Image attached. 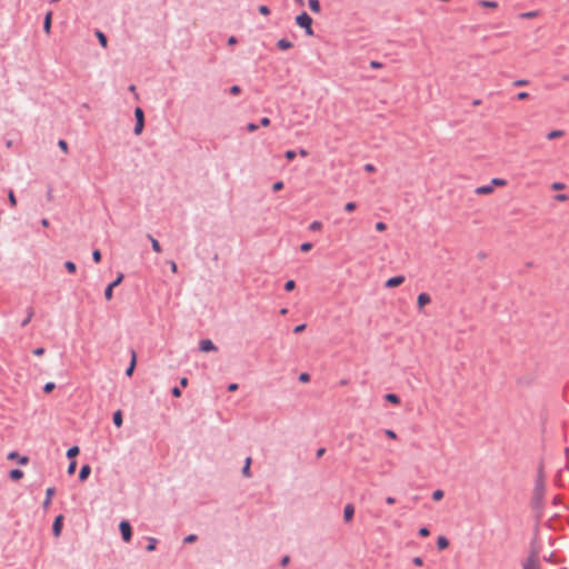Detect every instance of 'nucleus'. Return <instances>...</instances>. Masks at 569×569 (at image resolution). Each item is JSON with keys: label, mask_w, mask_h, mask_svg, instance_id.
Segmentation results:
<instances>
[{"label": "nucleus", "mask_w": 569, "mask_h": 569, "mask_svg": "<svg viewBox=\"0 0 569 569\" xmlns=\"http://www.w3.org/2000/svg\"><path fill=\"white\" fill-rule=\"evenodd\" d=\"M112 421H113V425L118 428H120L123 423V417H122V412L121 410H117L116 412H113L112 415Z\"/></svg>", "instance_id": "15"}, {"label": "nucleus", "mask_w": 569, "mask_h": 569, "mask_svg": "<svg viewBox=\"0 0 569 569\" xmlns=\"http://www.w3.org/2000/svg\"><path fill=\"white\" fill-rule=\"evenodd\" d=\"M290 562V557L289 556H283L280 560V565L282 567H286L288 563Z\"/></svg>", "instance_id": "58"}, {"label": "nucleus", "mask_w": 569, "mask_h": 569, "mask_svg": "<svg viewBox=\"0 0 569 569\" xmlns=\"http://www.w3.org/2000/svg\"><path fill=\"white\" fill-rule=\"evenodd\" d=\"M80 452V449L78 446H72L67 450V458L70 460H73Z\"/></svg>", "instance_id": "23"}, {"label": "nucleus", "mask_w": 569, "mask_h": 569, "mask_svg": "<svg viewBox=\"0 0 569 569\" xmlns=\"http://www.w3.org/2000/svg\"><path fill=\"white\" fill-rule=\"evenodd\" d=\"M258 11H259V13H261V14H263V16H268V14L270 13V9H269V7H268V6H264V4L260 6V7L258 8Z\"/></svg>", "instance_id": "42"}, {"label": "nucleus", "mask_w": 569, "mask_h": 569, "mask_svg": "<svg viewBox=\"0 0 569 569\" xmlns=\"http://www.w3.org/2000/svg\"><path fill=\"white\" fill-rule=\"evenodd\" d=\"M123 278H124L123 273L120 272V273H118L117 278L106 287V289H104L106 300L109 301L112 299L113 289L122 282Z\"/></svg>", "instance_id": "5"}, {"label": "nucleus", "mask_w": 569, "mask_h": 569, "mask_svg": "<svg viewBox=\"0 0 569 569\" xmlns=\"http://www.w3.org/2000/svg\"><path fill=\"white\" fill-rule=\"evenodd\" d=\"M64 268L67 269L68 272L70 273H74L77 271V266L73 261H66L64 262Z\"/></svg>", "instance_id": "29"}, {"label": "nucleus", "mask_w": 569, "mask_h": 569, "mask_svg": "<svg viewBox=\"0 0 569 569\" xmlns=\"http://www.w3.org/2000/svg\"><path fill=\"white\" fill-rule=\"evenodd\" d=\"M478 6L483 7V8L495 9V8H498V2L491 1V0H479Z\"/></svg>", "instance_id": "25"}, {"label": "nucleus", "mask_w": 569, "mask_h": 569, "mask_svg": "<svg viewBox=\"0 0 569 569\" xmlns=\"http://www.w3.org/2000/svg\"><path fill=\"white\" fill-rule=\"evenodd\" d=\"M282 188H283V182H282V181H276V182L272 184V190H273L274 192L280 191Z\"/></svg>", "instance_id": "47"}, {"label": "nucleus", "mask_w": 569, "mask_h": 569, "mask_svg": "<svg viewBox=\"0 0 569 569\" xmlns=\"http://www.w3.org/2000/svg\"><path fill=\"white\" fill-rule=\"evenodd\" d=\"M9 477L13 481L20 480L23 477V471L21 469H12L9 472Z\"/></svg>", "instance_id": "24"}, {"label": "nucleus", "mask_w": 569, "mask_h": 569, "mask_svg": "<svg viewBox=\"0 0 569 569\" xmlns=\"http://www.w3.org/2000/svg\"><path fill=\"white\" fill-rule=\"evenodd\" d=\"M169 264H170V269L172 272H177L178 270V266L174 261H169Z\"/></svg>", "instance_id": "64"}, {"label": "nucleus", "mask_w": 569, "mask_h": 569, "mask_svg": "<svg viewBox=\"0 0 569 569\" xmlns=\"http://www.w3.org/2000/svg\"><path fill=\"white\" fill-rule=\"evenodd\" d=\"M309 8L312 12H320L321 6L319 0H308Z\"/></svg>", "instance_id": "26"}, {"label": "nucleus", "mask_w": 569, "mask_h": 569, "mask_svg": "<svg viewBox=\"0 0 569 569\" xmlns=\"http://www.w3.org/2000/svg\"><path fill=\"white\" fill-rule=\"evenodd\" d=\"M298 379L300 382H308L310 380V375L307 372H301Z\"/></svg>", "instance_id": "45"}, {"label": "nucleus", "mask_w": 569, "mask_h": 569, "mask_svg": "<svg viewBox=\"0 0 569 569\" xmlns=\"http://www.w3.org/2000/svg\"><path fill=\"white\" fill-rule=\"evenodd\" d=\"M306 329V323H301L295 327L293 332L295 333H301Z\"/></svg>", "instance_id": "56"}, {"label": "nucleus", "mask_w": 569, "mask_h": 569, "mask_svg": "<svg viewBox=\"0 0 569 569\" xmlns=\"http://www.w3.org/2000/svg\"><path fill=\"white\" fill-rule=\"evenodd\" d=\"M58 146H59V148H60L63 152H68V143H67V141H64V140L60 139V140L58 141Z\"/></svg>", "instance_id": "49"}, {"label": "nucleus", "mask_w": 569, "mask_h": 569, "mask_svg": "<svg viewBox=\"0 0 569 569\" xmlns=\"http://www.w3.org/2000/svg\"><path fill=\"white\" fill-rule=\"evenodd\" d=\"M536 16H537L536 11H528V12H525L521 14V17L525 19H531V18H535Z\"/></svg>", "instance_id": "54"}, {"label": "nucleus", "mask_w": 569, "mask_h": 569, "mask_svg": "<svg viewBox=\"0 0 569 569\" xmlns=\"http://www.w3.org/2000/svg\"><path fill=\"white\" fill-rule=\"evenodd\" d=\"M387 229V224L382 221H379L376 223V230L378 231H385Z\"/></svg>", "instance_id": "55"}, {"label": "nucleus", "mask_w": 569, "mask_h": 569, "mask_svg": "<svg viewBox=\"0 0 569 569\" xmlns=\"http://www.w3.org/2000/svg\"><path fill=\"white\" fill-rule=\"evenodd\" d=\"M197 539H198L197 535L191 533V535H188L187 537H184L183 543H192V542L197 541Z\"/></svg>", "instance_id": "39"}, {"label": "nucleus", "mask_w": 569, "mask_h": 569, "mask_svg": "<svg viewBox=\"0 0 569 569\" xmlns=\"http://www.w3.org/2000/svg\"><path fill=\"white\" fill-rule=\"evenodd\" d=\"M430 535V530L427 527H421L419 529V536L421 537H428Z\"/></svg>", "instance_id": "52"}, {"label": "nucleus", "mask_w": 569, "mask_h": 569, "mask_svg": "<svg viewBox=\"0 0 569 569\" xmlns=\"http://www.w3.org/2000/svg\"><path fill=\"white\" fill-rule=\"evenodd\" d=\"M296 288V282L293 280H288L284 283L286 291H292Z\"/></svg>", "instance_id": "40"}, {"label": "nucleus", "mask_w": 569, "mask_h": 569, "mask_svg": "<svg viewBox=\"0 0 569 569\" xmlns=\"http://www.w3.org/2000/svg\"><path fill=\"white\" fill-rule=\"evenodd\" d=\"M147 238L151 242L152 250L154 252L160 253L162 251V248H161V244L159 243V241L157 239H154L150 233L147 234Z\"/></svg>", "instance_id": "18"}, {"label": "nucleus", "mask_w": 569, "mask_h": 569, "mask_svg": "<svg viewBox=\"0 0 569 569\" xmlns=\"http://www.w3.org/2000/svg\"><path fill=\"white\" fill-rule=\"evenodd\" d=\"M322 228V223L320 221H312L309 226V230L319 231Z\"/></svg>", "instance_id": "34"}, {"label": "nucleus", "mask_w": 569, "mask_h": 569, "mask_svg": "<svg viewBox=\"0 0 569 569\" xmlns=\"http://www.w3.org/2000/svg\"><path fill=\"white\" fill-rule=\"evenodd\" d=\"M51 21H52V12L49 11L43 20V30L46 33H50L51 30Z\"/></svg>", "instance_id": "16"}, {"label": "nucleus", "mask_w": 569, "mask_h": 569, "mask_svg": "<svg viewBox=\"0 0 569 569\" xmlns=\"http://www.w3.org/2000/svg\"><path fill=\"white\" fill-rule=\"evenodd\" d=\"M130 363L128 366V368L126 369V372L124 375L127 377H132L133 372H134V369H136V366H137V352L134 351V349H130Z\"/></svg>", "instance_id": "8"}, {"label": "nucleus", "mask_w": 569, "mask_h": 569, "mask_svg": "<svg viewBox=\"0 0 569 569\" xmlns=\"http://www.w3.org/2000/svg\"><path fill=\"white\" fill-rule=\"evenodd\" d=\"M492 190H493V188H492V184L490 183V184H483V186L478 187L475 190V192L477 194H489L492 192Z\"/></svg>", "instance_id": "17"}, {"label": "nucleus", "mask_w": 569, "mask_h": 569, "mask_svg": "<svg viewBox=\"0 0 569 569\" xmlns=\"http://www.w3.org/2000/svg\"><path fill=\"white\" fill-rule=\"evenodd\" d=\"M8 201H9L11 207H16L17 206V198H16L14 192L12 190H10L8 192Z\"/></svg>", "instance_id": "32"}, {"label": "nucleus", "mask_w": 569, "mask_h": 569, "mask_svg": "<svg viewBox=\"0 0 569 569\" xmlns=\"http://www.w3.org/2000/svg\"><path fill=\"white\" fill-rule=\"evenodd\" d=\"M44 351H46V350H44V348H42V347H38V348H36V349H33V350H32V353H33L34 356H37V357H40V356L44 355Z\"/></svg>", "instance_id": "53"}, {"label": "nucleus", "mask_w": 569, "mask_h": 569, "mask_svg": "<svg viewBox=\"0 0 569 569\" xmlns=\"http://www.w3.org/2000/svg\"><path fill=\"white\" fill-rule=\"evenodd\" d=\"M326 452V449L325 448H319L316 452V457L317 458H321L323 456V453Z\"/></svg>", "instance_id": "63"}, {"label": "nucleus", "mask_w": 569, "mask_h": 569, "mask_svg": "<svg viewBox=\"0 0 569 569\" xmlns=\"http://www.w3.org/2000/svg\"><path fill=\"white\" fill-rule=\"evenodd\" d=\"M54 388H56V383H54V382L49 381V382L44 383V386H43V392H44V393H50L51 391H53V390H54Z\"/></svg>", "instance_id": "31"}, {"label": "nucleus", "mask_w": 569, "mask_h": 569, "mask_svg": "<svg viewBox=\"0 0 569 569\" xmlns=\"http://www.w3.org/2000/svg\"><path fill=\"white\" fill-rule=\"evenodd\" d=\"M101 251L99 249H94L92 251V260L96 262V263H99L101 261Z\"/></svg>", "instance_id": "33"}, {"label": "nucleus", "mask_w": 569, "mask_h": 569, "mask_svg": "<svg viewBox=\"0 0 569 569\" xmlns=\"http://www.w3.org/2000/svg\"><path fill=\"white\" fill-rule=\"evenodd\" d=\"M171 395H172V397H174V398H179V397H181V389H180L179 387H173V388L171 389Z\"/></svg>", "instance_id": "51"}, {"label": "nucleus", "mask_w": 569, "mask_h": 569, "mask_svg": "<svg viewBox=\"0 0 569 569\" xmlns=\"http://www.w3.org/2000/svg\"><path fill=\"white\" fill-rule=\"evenodd\" d=\"M147 540L148 545L146 547V550L149 552L154 551L157 549L158 539L154 537H148Z\"/></svg>", "instance_id": "20"}, {"label": "nucleus", "mask_w": 569, "mask_h": 569, "mask_svg": "<svg viewBox=\"0 0 569 569\" xmlns=\"http://www.w3.org/2000/svg\"><path fill=\"white\" fill-rule=\"evenodd\" d=\"M134 118H136V124L133 128V133L136 136H139L142 133L144 128V112L140 107H137L134 109Z\"/></svg>", "instance_id": "3"}, {"label": "nucleus", "mask_w": 569, "mask_h": 569, "mask_svg": "<svg viewBox=\"0 0 569 569\" xmlns=\"http://www.w3.org/2000/svg\"><path fill=\"white\" fill-rule=\"evenodd\" d=\"M292 46H293L292 42L286 38H282V39L278 40V42H277V47L280 50H288V49L292 48Z\"/></svg>", "instance_id": "19"}, {"label": "nucleus", "mask_w": 569, "mask_h": 569, "mask_svg": "<svg viewBox=\"0 0 569 569\" xmlns=\"http://www.w3.org/2000/svg\"><path fill=\"white\" fill-rule=\"evenodd\" d=\"M63 516L62 515H58L54 520H53V523H52V535L54 537H60L61 532H62V528H63Z\"/></svg>", "instance_id": "7"}, {"label": "nucleus", "mask_w": 569, "mask_h": 569, "mask_svg": "<svg viewBox=\"0 0 569 569\" xmlns=\"http://www.w3.org/2000/svg\"><path fill=\"white\" fill-rule=\"evenodd\" d=\"M229 92L232 94V96H238L241 93V88L238 86V84H234V86H231L229 88Z\"/></svg>", "instance_id": "38"}, {"label": "nucleus", "mask_w": 569, "mask_h": 569, "mask_svg": "<svg viewBox=\"0 0 569 569\" xmlns=\"http://www.w3.org/2000/svg\"><path fill=\"white\" fill-rule=\"evenodd\" d=\"M431 298L428 293L421 292L417 298L418 308L421 310L426 305L430 302Z\"/></svg>", "instance_id": "14"}, {"label": "nucleus", "mask_w": 569, "mask_h": 569, "mask_svg": "<svg viewBox=\"0 0 569 569\" xmlns=\"http://www.w3.org/2000/svg\"><path fill=\"white\" fill-rule=\"evenodd\" d=\"M522 569H540L539 555L537 550H532L522 563Z\"/></svg>", "instance_id": "4"}, {"label": "nucleus", "mask_w": 569, "mask_h": 569, "mask_svg": "<svg viewBox=\"0 0 569 569\" xmlns=\"http://www.w3.org/2000/svg\"><path fill=\"white\" fill-rule=\"evenodd\" d=\"M91 473V467L90 465L86 463V465H82L81 468H80V471H79V480L81 482L86 481L89 476Z\"/></svg>", "instance_id": "12"}, {"label": "nucleus", "mask_w": 569, "mask_h": 569, "mask_svg": "<svg viewBox=\"0 0 569 569\" xmlns=\"http://www.w3.org/2000/svg\"><path fill=\"white\" fill-rule=\"evenodd\" d=\"M448 546H449V540L445 536H439L437 539V548L439 550H443V549L448 548Z\"/></svg>", "instance_id": "22"}, {"label": "nucleus", "mask_w": 569, "mask_h": 569, "mask_svg": "<svg viewBox=\"0 0 569 569\" xmlns=\"http://www.w3.org/2000/svg\"><path fill=\"white\" fill-rule=\"evenodd\" d=\"M260 126L268 127L270 126V119L268 117H263L260 119Z\"/></svg>", "instance_id": "57"}, {"label": "nucleus", "mask_w": 569, "mask_h": 569, "mask_svg": "<svg viewBox=\"0 0 569 569\" xmlns=\"http://www.w3.org/2000/svg\"><path fill=\"white\" fill-rule=\"evenodd\" d=\"M34 316V311L32 307H29L27 309V316H24V319L21 321V327H26L31 321L32 317Z\"/></svg>", "instance_id": "21"}, {"label": "nucleus", "mask_w": 569, "mask_h": 569, "mask_svg": "<svg viewBox=\"0 0 569 569\" xmlns=\"http://www.w3.org/2000/svg\"><path fill=\"white\" fill-rule=\"evenodd\" d=\"M199 349L203 352L217 351V346L210 339H202L199 342Z\"/></svg>", "instance_id": "9"}, {"label": "nucleus", "mask_w": 569, "mask_h": 569, "mask_svg": "<svg viewBox=\"0 0 569 569\" xmlns=\"http://www.w3.org/2000/svg\"><path fill=\"white\" fill-rule=\"evenodd\" d=\"M96 34H97V38H98L100 44L102 47H107V43H108L107 36L102 31H99V30L96 32Z\"/></svg>", "instance_id": "28"}, {"label": "nucleus", "mask_w": 569, "mask_h": 569, "mask_svg": "<svg viewBox=\"0 0 569 569\" xmlns=\"http://www.w3.org/2000/svg\"><path fill=\"white\" fill-rule=\"evenodd\" d=\"M76 469H77V461L71 460L68 466V469H67L68 475H70V476L73 475L76 472Z\"/></svg>", "instance_id": "35"}, {"label": "nucleus", "mask_w": 569, "mask_h": 569, "mask_svg": "<svg viewBox=\"0 0 569 569\" xmlns=\"http://www.w3.org/2000/svg\"><path fill=\"white\" fill-rule=\"evenodd\" d=\"M296 23L300 28L305 29L307 36H312L313 34V30H312V27H311L312 18L306 11H302L300 14H298L296 17Z\"/></svg>", "instance_id": "2"}, {"label": "nucleus", "mask_w": 569, "mask_h": 569, "mask_svg": "<svg viewBox=\"0 0 569 569\" xmlns=\"http://www.w3.org/2000/svg\"><path fill=\"white\" fill-rule=\"evenodd\" d=\"M259 128V124L254 123V122H249L246 127L247 131L249 132H253L256 130H258Z\"/></svg>", "instance_id": "46"}, {"label": "nucleus", "mask_w": 569, "mask_h": 569, "mask_svg": "<svg viewBox=\"0 0 569 569\" xmlns=\"http://www.w3.org/2000/svg\"><path fill=\"white\" fill-rule=\"evenodd\" d=\"M119 530L124 542H129L132 538V527L128 520H121Z\"/></svg>", "instance_id": "6"}, {"label": "nucleus", "mask_w": 569, "mask_h": 569, "mask_svg": "<svg viewBox=\"0 0 569 569\" xmlns=\"http://www.w3.org/2000/svg\"><path fill=\"white\" fill-rule=\"evenodd\" d=\"M562 134H563V132L561 130H552L547 134V139L552 140L558 137H561Z\"/></svg>", "instance_id": "30"}, {"label": "nucleus", "mask_w": 569, "mask_h": 569, "mask_svg": "<svg viewBox=\"0 0 569 569\" xmlns=\"http://www.w3.org/2000/svg\"><path fill=\"white\" fill-rule=\"evenodd\" d=\"M412 562H413V565H416V566H422V558H420V557H415V558L412 559Z\"/></svg>", "instance_id": "61"}, {"label": "nucleus", "mask_w": 569, "mask_h": 569, "mask_svg": "<svg viewBox=\"0 0 569 569\" xmlns=\"http://www.w3.org/2000/svg\"><path fill=\"white\" fill-rule=\"evenodd\" d=\"M312 248V243L311 242H303L301 246H300V250L302 252H308L310 251Z\"/></svg>", "instance_id": "43"}, {"label": "nucleus", "mask_w": 569, "mask_h": 569, "mask_svg": "<svg viewBox=\"0 0 569 569\" xmlns=\"http://www.w3.org/2000/svg\"><path fill=\"white\" fill-rule=\"evenodd\" d=\"M405 280L403 276H393V288L400 286Z\"/></svg>", "instance_id": "41"}, {"label": "nucleus", "mask_w": 569, "mask_h": 569, "mask_svg": "<svg viewBox=\"0 0 569 569\" xmlns=\"http://www.w3.org/2000/svg\"><path fill=\"white\" fill-rule=\"evenodd\" d=\"M442 497H443V491L441 489H437L432 492V499L435 501L442 499Z\"/></svg>", "instance_id": "37"}, {"label": "nucleus", "mask_w": 569, "mask_h": 569, "mask_svg": "<svg viewBox=\"0 0 569 569\" xmlns=\"http://www.w3.org/2000/svg\"><path fill=\"white\" fill-rule=\"evenodd\" d=\"M297 156V152L295 150H287L284 152V158L288 160V161H292Z\"/></svg>", "instance_id": "36"}, {"label": "nucleus", "mask_w": 569, "mask_h": 569, "mask_svg": "<svg viewBox=\"0 0 569 569\" xmlns=\"http://www.w3.org/2000/svg\"><path fill=\"white\" fill-rule=\"evenodd\" d=\"M353 516H355V507L351 503L346 505L345 509H343V520L346 522H349L352 520Z\"/></svg>", "instance_id": "13"}, {"label": "nucleus", "mask_w": 569, "mask_h": 569, "mask_svg": "<svg viewBox=\"0 0 569 569\" xmlns=\"http://www.w3.org/2000/svg\"><path fill=\"white\" fill-rule=\"evenodd\" d=\"M9 460H18L19 465H27L29 458L27 456H20L17 451H11L8 453Z\"/></svg>", "instance_id": "11"}, {"label": "nucleus", "mask_w": 569, "mask_h": 569, "mask_svg": "<svg viewBox=\"0 0 569 569\" xmlns=\"http://www.w3.org/2000/svg\"><path fill=\"white\" fill-rule=\"evenodd\" d=\"M545 483L542 468L539 469L538 478L535 483L533 496L531 500L532 509L541 512L543 509Z\"/></svg>", "instance_id": "1"}, {"label": "nucleus", "mask_w": 569, "mask_h": 569, "mask_svg": "<svg viewBox=\"0 0 569 569\" xmlns=\"http://www.w3.org/2000/svg\"><path fill=\"white\" fill-rule=\"evenodd\" d=\"M237 42H238V39L234 36L229 37V39H228L229 46L236 44Z\"/></svg>", "instance_id": "62"}, {"label": "nucleus", "mask_w": 569, "mask_h": 569, "mask_svg": "<svg viewBox=\"0 0 569 569\" xmlns=\"http://www.w3.org/2000/svg\"><path fill=\"white\" fill-rule=\"evenodd\" d=\"M563 187H565V184H563V183H561V182H553V183H552V186H551V188H552L553 190H560V189H562Z\"/></svg>", "instance_id": "60"}, {"label": "nucleus", "mask_w": 569, "mask_h": 569, "mask_svg": "<svg viewBox=\"0 0 569 569\" xmlns=\"http://www.w3.org/2000/svg\"><path fill=\"white\" fill-rule=\"evenodd\" d=\"M528 83H529V81L526 79H518L513 82V86L515 87H523V86H527Z\"/></svg>", "instance_id": "50"}, {"label": "nucleus", "mask_w": 569, "mask_h": 569, "mask_svg": "<svg viewBox=\"0 0 569 569\" xmlns=\"http://www.w3.org/2000/svg\"><path fill=\"white\" fill-rule=\"evenodd\" d=\"M528 97H529V94H528V92H526V91H521V92L517 93V99H518V100H525V99H527Z\"/></svg>", "instance_id": "59"}, {"label": "nucleus", "mask_w": 569, "mask_h": 569, "mask_svg": "<svg viewBox=\"0 0 569 569\" xmlns=\"http://www.w3.org/2000/svg\"><path fill=\"white\" fill-rule=\"evenodd\" d=\"M492 184V188L495 186H503L506 184V181L503 179H500V178H493L490 182Z\"/></svg>", "instance_id": "44"}, {"label": "nucleus", "mask_w": 569, "mask_h": 569, "mask_svg": "<svg viewBox=\"0 0 569 569\" xmlns=\"http://www.w3.org/2000/svg\"><path fill=\"white\" fill-rule=\"evenodd\" d=\"M356 208H357L356 202H348V203H346V206H345V210H346L347 212H352Z\"/></svg>", "instance_id": "48"}, {"label": "nucleus", "mask_w": 569, "mask_h": 569, "mask_svg": "<svg viewBox=\"0 0 569 569\" xmlns=\"http://www.w3.org/2000/svg\"><path fill=\"white\" fill-rule=\"evenodd\" d=\"M250 463H251V458L248 457L246 459V463L242 468V475L246 477V478H250L251 477V472H250Z\"/></svg>", "instance_id": "27"}, {"label": "nucleus", "mask_w": 569, "mask_h": 569, "mask_svg": "<svg viewBox=\"0 0 569 569\" xmlns=\"http://www.w3.org/2000/svg\"><path fill=\"white\" fill-rule=\"evenodd\" d=\"M54 493H56V488H53V487L47 488V490H46V498H44V500L42 502V508L44 510H47L50 507L51 499H52Z\"/></svg>", "instance_id": "10"}]
</instances>
